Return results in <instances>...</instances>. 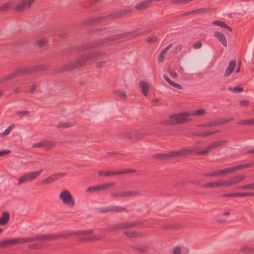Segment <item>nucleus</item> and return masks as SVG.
<instances>
[{
	"label": "nucleus",
	"instance_id": "338daca9",
	"mask_svg": "<svg viewBox=\"0 0 254 254\" xmlns=\"http://www.w3.org/2000/svg\"><path fill=\"white\" fill-rule=\"evenodd\" d=\"M122 137L124 139H128L132 138V135L130 133L127 132L123 134Z\"/></svg>",
	"mask_w": 254,
	"mask_h": 254
},
{
	"label": "nucleus",
	"instance_id": "cd10ccee",
	"mask_svg": "<svg viewBox=\"0 0 254 254\" xmlns=\"http://www.w3.org/2000/svg\"><path fill=\"white\" fill-rule=\"evenodd\" d=\"M57 180V176L55 174L52 175L48 178L42 180L40 182V185H46L50 184Z\"/></svg>",
	"mask_w": 254,
	"mask_h": 254
},
{
	"label": "nucleus",
	"instance_id": "49530a36",
	"mask_svg": "<svg viewBox=\"0 0 254 254\" xmlns=\"http://www.w3.org/2000/svg\"><path fill=\"white\" fill-rule=\"evenodd\" d=\"M110 196L112 198L122 197V191L112 192L111 193Z\"/></svg>",
	"mask_w": 254,
	"mask_h": 254
},
{
	"label": "nucleus",
	"instance_id": "423d86ee",
	"mask_svg": "<svg viewBox=\"0 0 254 254\" xmlns=\"http://www.w3.org/2000/svg\"><path fill=\"white\" fill-rule=\"evenodd\" d=\"M86 61L83 55L77 58L74 63L67 64L61 68L62 71H68L74 68L82 66L86 64Z\"/></svg>",
	"mask_w": 254,
	"mask_h": 254
},
{
	"label": "nucleus",
	"instance_id": "39448f33",
	"mask_svg": "<svg viewBox=\"0 0 254 254\" xmlns=\"http://www.w3.org/2000/svg\"><path fill=\"white\" fill-rule=\"evenodd\" d=\"M130 12H131L130 9L122 10L107 16H99L97 18L91 19L89 20L87 22L89 24H92L101 22L102 20L107 17H111L112 19L119 18L122 17V16L125 15L127 13Z\"/></svg>",
	"mask_w": 254,
	"mask_h": 254
},
{
	"label": "nucleus",
	"instance_id": "a18cd8bd",
	"mask_svg": "<svg viewBox=\"0 0 254 254\" xmlns=\"http://www.w3.org/2000/svg\"><path fill=\"white\" fill-rule=\"evenodd\" d=\"M124 234L129 238H135L138 236V233L136 232H127L125 231Z\"/></svg>",
	"mask_w": 254,
	"mask_h": 254
},
{
	"label": "nucleus",
	"instance_id": "393cba45",
	"mask_svg": "<svg viewBox=\"0 0 254 254\" xmlns=\"http://www.w3.org/2000/svg\"><path fill=\"white\" fill-rule=\"evenodd\" d=\"M139 86L141 89L142 94L145 96H147L148 95L149 86L147 82L145 81H141L139 84Z\"/></svg>",
	"mask_w": 254,
	"mask_h": 254
},
{
	"label": "nucleus",
	"instance_id": "0eeeda50",
	"mask_svg": "<svg viewBox=\"0 0 254 254\" xmlns=\"http://www.w3.org/2000/svg\"><path fill=\"white\" fill-rule=\"evenodd\" d=\"M59 198L63 201V202L65 205L69 208H72L74 206V199L68 190H63L59 195Z\"/></svg>",
	"mask_w": 254,
	"mask_h": 254
},
{
	"label": "nucleus",
	"instance_id": "5fc2aeb1",
	"mask_svg": "<svg viewBox=\"0 0 254 254\" xmlns=\"http://www.w3.org/2000/svg\"><path fill=\"white\" fill-rule=\"evenodd\" d=\"M136 171L134 169H126L124 170H119V172H120V174H127L135 172Z\"/></svg>",
	"mask_w": 254,
	"mask_h": 254
},
{
	"label": "nucleus",
	"instance_id": "f3484780",
	"mask_svg": "<svg viewBox=\"0 0 254 254\" xmlns=\"http://www.w3.org/2000/svg\"><path fill=\"white\" fill-rule=\"evenodd\" d=\"M236 66V62L234 60H231L229 64V66L227 68L224 74V76L227 77L230 75L234 71Z\"/></svg>",
	"mask_w": 254,
	"mask_h": 254
},
{
	"label": "nucleus",
	"instance_id": "bf43d9fd",
	"mask_svg": "<svg viewBox=\"0 0 254 254\" xmlns=\"http://www.w3.org/2000/svg\"><path fill=\"white\" fill-rule=\"evenodd\" d=\"M232 185H234L232 178L228 181H225L224 180V187H230Z\"/></svg>",
	"mask_w": 254,
	"mask_h": 254
},
{
	"label": "nucleus",
	"instance_id": "7c9ffc66",
	"mask_svg": "<svg viewBox=\"0 0 254 254\" xmlns=\"http://www.w3.org/2000/svg\"><path fill=\"white\" fill-rule=\"evenodd\" d=\"M163 77L164 79L170 85L173 86V87L179 89H182L183 87L182 86L177 83H175L173 81H172L166 74L163 75Z\"/></svg>",
	"mask_w": 254,
	"mask_h": 254
},
{
	"label": "nucleus",
	"instance_id": "774afa93",
	"mask_svg": "<svg viewBox=\"0 0 254 254\" xmlns=\"http://www.w3.org/2000/svg\"><path fill=\"white\" fill-rule=\"evenodd\" d=\"M202 47V43L200 41L197 42L193 44V48L197 49Z\"/></svg>",
	"mask_w": 254,
	"mask_h": 254
},
{
	"label": "nucleus",
	"instance_id": "4be33fe9",
	"mask_svg": "<svg viewBox=\"0 0 254 254\" xmlns=\"http://www.w3.org/2000/svg\"><path fill=\"white\" fill-rule=\"evenodd\" d=\"M17 244L27 243L32 242H36L35 235L32 237H24L17 239Z\"/></svg>",
	"mask_w": 254,
	"mask_h": 254
},
{
	"label": "nucleus",
	"instance_id": "b1692460",
	"mask_svg": "<svg viewBox=\"0 0 254 254\" xmlns=\"http://www.w3.org/2000/svg\"><path fill=\"white\" fill-rule=\"evenodd\" d=\"M228 142L227 140H220V141H215L210 143L208 145V148H210V149H214L219 146H222L224 144Z\"/></svg>",
	"mask_w": 254,
	"mask_h": 254
},
{
	"label": "nucleus",
	"instance_id": "c03bdc74",
	"mask_svg": "<svg viewBox=\"0 0 254 254\" xmlns=\"http://www.w3.org/2000/svg\"><path fill=\"white\" fill-rule=\"evenodd\" d=\"M153 158L160 160H164L168 158V155L167 154H156L153 155Z\"/></svg>",
	"mask_w": 254,
	"mask_h": 254
},
{
	"label": "nucleus",
	"instance_id": "8fccbe9b",
	"mask_svg": "<svg viewBox=\"0 0 254 254\" xmlns=\"http://www.w3.org/2000/svg\"><path fill=\"white\" fill-rule=\"evenodd\" d=\"M14 125L9 126L6 129H5L3 132L1 134V136L7 135L10 133L11 130L13 128Z\"/></svg>",
	"mask_w": 254,
	"mask_h": 254
},
{
	"label": "nucleus",
	"instance_id": "412c9836",
	"mask_svg": "<svg viewBox=\"0 0 254 254\" xmlns=\"http://www.w3.org/2000/svg\"><path fill=\"white\" fill-rule=\"evenodd\" d=\"M99 176H103L105 177L111 176L113 175H120V172H119V170L116 171H105L104 170H100L98 172Z\"/></svg>",
	"mask_w": 254,
	"mask_h": 254
},
{
	"label": "nucleus",
	"instance_id": "4d7b16f0",
	"mask_svg": "<svg viewBox=\"0 0 254 254\" xmlns=\"http://www.w3.org/2000/svg\"><path fill=\"white\" fill-rule=\"evenodd\" d=\"M158 40V38L156 36H154L153 37H149L147 38L146 41L148 43H154L156 42Z\"/></svg>",
	"mask_w": 254,
	"mask_h": 254
},
{
	"label": "nucleus",
	"instance_id": "69168bd1",
	"mask_svg": "<svg viewBox=\"0 0 254 254\" xmlns=\"http://www.w3.org/2000/svg\"><path fill=\"white\" fill-rule=\"evenodd\" d=\"M210 148H208V146L203 150L197 153L199 155H206L207 154L208 151L210 150Z\"/></svg>",
	"mask_w": 254,
	"mask_h": 254
},
{
	"label": "nucleus",
	"instance_id": "aec40b11",
	"mask_svg": "<svg viewBox=\"0 0 254 254\" xmlns=\"http://www.w3.org/2000/svg\"><path fill=\"white\" fill-rule=\"evenodd\" d=\"M232 172L231 168H227L223 170L213 171L214 176H225L228 173Z\"/></svg>",
	"mask_w": 254,
	"mask_h": 254
},
{
	"label": "nucleus",
	"instance_id": "6ab92c4d",
	"mask_svg": "<svg viewBox=\"0 0 254 254\" xmlns=\"http://www.w3.org/2000/svg\"><path fill=\"white\" fill-rule=\"evenodd\" d=\"M10 219V214L8 211H4L2 213L1 217L0 218V225H5L8 223Z\"/></svg>",
	"mask_w": 254,
	"mask_h": 254
},
{
	"label": "nucleus",
	"instance_id": "473e14b6",
	"mask_svg": "<svg viewBox=\"0 0 254 254\" xmlns=\"http://www.w3.org/2000/svg\"><path fill=\"white\" fill-rule=\"evenodd\" d=\"M212 24L214 25H217L221 27L222 28H224L228 29L229 31H232V28L228 26L227 25L225 24V22L221 21H214L212 22Z\"/></svg>",
	"mask_w": 254,
	"mask_h": 254
},
{
	"label": "nucleus",
	"instance_id": "09e8293b",
	"mask_svg": "<svg viewBox=\"0 0 254 254\" xmlns=\"http://www.w3.org/2000/svg\"><path fill=\"white\" fill-rule=\"evenodd\" d=\"M48 42V40L46 38H43L42 39L39 40L36 42V44L39 46L42 47L44 46Z\"/></svg>",
	"mask_w": 254,
	"mask_h": 254
},
{
	"label": "nucleus",
	"instance_id": "5701e85b",
	"mask_svg": "<svg viewBox=\"0 0 254 254\" xmlns=\"http://www.w3.org/2000/svg\"><path fill=\"white\" fill-rule=\"evenodd\" d=\"M173 44H170L165 48L160 53L157 60L159 63H162L164 61V56L165 53L172 47Z\"/></svg>",
	"mask_w": 254,
	"mask_h": 254
},
{
	"label": "nucleus",
	"instance_id": "58836bf2",
	"mask_svg": "<svg viewBox=\"0 0 254 254\" xmlns=\"http://www.w3.org/2000/svg\"><path fill=\"white\" fill-rule=\"evenodd\" d=\"M180 227V225L178 224H174V223H172V224H166V225H164L163 226V228L164 229H178Z\"/></svg>",
	"mask_w": 254,
	"mask_h": 254
},
{
	"label": "nucleus",
	"instance_id": "e433bc0d",
	"mask_svg": "<svg viewBox=\"0 0 254 254\" xmlns=\"http://www.w3.org/2000/svg\"><path fill=\"white\" fill-rule=\"evenodd\" d=\"M131 247L133 249L138 251L141 254H143L148 248V247L145 245L133 246Z\"/></svg>",
	"mask_w": 254,
	"mask_h": 254
},
{
	"label": "nucleus",
	"instance_id": "20e7f679",
	"mask_svg": "<svg viewBox=\"0 0 254 254\" xmlns=\"http://www.w3.org/2000/svg\"><path fill=\"white\" fill-rule=\"evenodd\" d=\"M43 69L42 65H37L31 67H24L15 70L13 72L4 76L1 79L2 81H5L14 78L23 73H31L35 71Z\"/></svg>",
	"mask_w": 254,
	"mask_h": 254
},
{
	"label": "nucleus",
	"instance_id": "a878e982",
	"mask_svg": "<svg viewBox=\"0 0 254 254\" xmlns=\"http://www.w3.org/2000/svg\"><path fill=\"white\" fill-rule=\"evenodd\" d=\"M140 192L137 190H123L122 191V197H127L131 196L138 195Z\"/></svg>",
	"mask_w": 254,
	"mask_h": 254
},
{
	"label": "nucleus",
	"instance_id": "9d476101",
	"mask_svg": "<svg viewBox=\"0 0 254 254\" xmlns=\"http://www.w3.org/2000/svg\"><path fill=\"white\" fill-rule=\"evenodd\" d=\"M135 225H136V223L135 222H131L129 223L127 222H123L112 225L109 227V229L111 230H121L127 229Z\"/></svg>",
	"mask_w": 254,
	"mask_h": 254
},
{
	"label": "nucleus",
	"instance_id": "7ed1b4c3",
	"mask_svg": "<svg viewBox=\"0 0 254 254\" xmlns=\"http://www.w3.org/2000/svg\"><path fill=\"white\" fill-rule=\"evenodd\" d=\"M130 33H126L123 34H119L114 35L110 38H103L89 43H87L82 45L78 49L79 51H84L89 49H93L97 46L102 45L105 43L113 41H116L127 37Z\"/></svg>",
	"mask_w": 254,
	"mask_h": 254
},
{
	"label": "nucleus",
	"instance_id": "4c0bfd02",
	"mask_svg": "<svg viewBox=\"0 0 254 254\" xmlns=\"http://www.w3.org/2000/svg\"><path fill=\"white\" fill-rule=\"evenodd\" d=\"M237 125H254V119H249V120H242L237 123Z\"/></svg>",
	"mask_w": 254,
	"mask_h": 254
},
{
	"label": "nucleus",
	"instance_id": "f704fd0d",
	"mask_svg": "<svg viewBox=\"0 0 254 254\" xmlns=\"http://www.w3.org/2000/svg\"><path fill=\"white\" fill-rule=\"evenodd\" d=\"M246 178V175H237V176H234L232 178V181L234 185H235L240 182H241L242 180H243Z\"/></svg>",
	"mask_w": 254,
	"mask_h": 254
},
{
	"label": "nucleus",
	"instance_id": "37998d69",
	"mask_svg": "<svg viewBox=\"0 0 254 254\" xmlns=\"http://www.w3.org/2000/svg\"><path fill=\"white\" fill-rule=\"evenodd\" d=\"M100 238L98 236H95L94 237H87L83 238H79L78 239V241H91V240H99Z\"/></svg>",
	"mask_w": 254,
	"mask_h": 254
},
{
	"label": "nucleus",
	"instance_id": "a211bd4d",
	"mask_svg": "<svg viewBox=\"0 0 254 254\" xmlns=\"http://www.w3.org/2000/svg\"><path fill=\"white\" fill-rule=\"evenodd\" d=\"M17 244V239H10L0 242V249L6 246Z\"/></svg>",
	"mask_w": 254,
	"mask_h": 254
},
{
	"label": "nucleus",
	"instance_id": "dca6fc26",
	"mask_svg": "<svg viewBox=\"0 0 254 254\" xmlns=\"http://www.w3.org/2000/svg\"><path fill=\"white\" fill-rule=\"evenodd\" d=\"M214 36L224 47H226L227 46V40L223 33L219 31H215Z\"/></svg>",
	"mask_w": 254,
	"mask_h": 254
},
{
	"label": "nucleus",
	"instance_id": "0e129e2a",
	"mask_svg": "<svg viewBox=\"0 0 254 254\" xmlns=\"http://www.w3.org/2000/svg\"><path fill=\"white\" fill-rule=\"evenodd\" d=\"M168 71L169 72L172 77L176 78L178 76L177 72L171 70L170 67L168 68Z\"/></svg>",
	"mask_w": 254,
	"mask_h": 254
},
{
	"label": "nucleus",
	"instance_id": "f03ea898",
	"mask_svg": "<svg viewBox=\"0 0 254 254\" xmlns=\"http://www.w3.org/2000/svg\"><path fill=\"white\" fill-rule=\"evenodd\" d=\"M205 112H180L179 114H175L169 116V119L161 121L160 125H173L182 124L185 122L189 115L202 116Z\"/></svg>",
	"mask_w": 254,
	"mask_h": 254
},
{
	"label": "nucleus",
	"instance_id": "c85d7f7f",
	"mask_svg": "<svg viewBox=\"0 0 254 254\" xmlns=\"http://www.w3.org/2000/svg\"><path fill=\"white\" fill-rule=\"evenodd\" d=\"M78 138V137L74 136L71 140L64 141L63 143H67L71 145H74L79 144L80 143H83L85 141V139L79 140Z\"/></svg>",
	"mask_w": 254,
	"mask_h": 254
},
{
	"label": "nucleus",
	"instance_id": "052dcab7",
	"mask_svg": "<svg viewBox=\"0 0 254 254\" xmlns=\"http://www.w3.org/2000/svg\"><path fill=\"white\" fill-rule=\"evenodd\" d=\"M203 188H214V185L213 182H208L201 185Z\"/></svg>",
	"mask_w": 254,
	"mask_h": 254
},
{
	"label": "nucleus",
	"instance_id": "c756f323",
	"mask_svg": "<svg viewBox=\"0 0 254 254\" xmlns=\"http://www.w3.org/2000/svg\"><path fill=\"white\" fill-rule=\"evenodd\" d=\"M220 132L219 130H215L213 131H207V132H196L193 134L196 136H199L201 137L206 136L211 134H216Z\"/></svg>",
	"mask_w": 254,
	"mask_h": 254
},
{
	"label": "nucleus",
	"instance_id": "c9c22d12",
	"mask_svg": "<svg viewBox=\"0 0 254 254\" xmlns=\"http://www.w3.org/2000/svg\"><path fill=\"white\" fill-rule=\"evenodd\" d=\"M75 123L74 122H66V123H60L57 126L58 128H69L74 126Z\"/></svg>",
	"mask_w": 254,
	"mask_h": 254
},
{
	"label": "nucleus",
	"instance_id": "72a5a7b5",
	"mask_svg": "<svg viewBox=\"0 0 254 254\" xmlns=\"http://www.w3.org/2000/svg\"><path fill=\"white\" fill-rule=\"evenodd\" d=\"M188 152V150H181L178 151H173V152H171L170 153H167V155H168V157H175V156H180V155H184Z\"/></svg>",
	"mask_w": 254,
	"mask_h": 254
},
{
	"label": "nucleus",
	"instance_id": "864d4df0",
	"mask_svg": "<svg viewBox=\"0 0 254 254\" xmlns=\"http://www.w3.org/2000/svg\"><path fill=\"white\" fill-rule=\"evenodd\" d=\"M223 197H239L238 192H234L230 193H226L222 195Z\"/></svg>",
	"mask_w": 254,
	"mask_h": 254
},
{
	"label": "nucleus",
	"instance_id": "13d9d810",
	"mask_svg": "<svg viewBox=\"0 0 254 254\" xmlns=\"http://www.w3.org/2000/svg\"><path fill=\"white\" fill-rule=\"evenodd\" d=\"M115 93L117 96H119L122 98L126 99L127 97L126 92L124 91L121 92V91H116Z\"/></svg>",
	"mask_w": 254,
	"mask_h": 254
},
{
	"label": "nucleus",
	"instance_id": "bb28decb",
	"mask_svg": "<svg viewBox=\"0 0 254 254\" xmlns=\"http://www.w3.org/2000/svg\"><path fill=\"white\" fill-rule=\"evenodd\" d=\"M55 142L49 140H43L42 147L45 150H50L55 147Z\"/></svg>",
	"mask_w": 254,
	"mask_h": 254
},
{
	"label": "nucleus",
	"instance_id": "3c124183",
	"mask_svg": "<svg viewBox=\"0 0 254 254\" xmlns=\"http://www.w3.org/2000/svg\"><path fill=\"white\" fill-rule=\"evenodd\" d=\"M228 89L230 91H232L233 92H241L244 90L243 88L242 87H235L233 88L230 87Z\"/></svg>",
	"mask_w": 254,
	"mask_h": 254
},
{
	"label": "nucleus",
	"instance_id": "e2e57ef3",
	"mask_svg": "<svg viewBox=\"0 0 254 254\" xmlns=\"http://www.w3.org/2000/svg\"><path fill=\"white\" fill-rule=\"evenodd\" d=\"M241 251L246 253H252L254 252V249L248 247H243L241 249Z\"/></svg>",
	"mask_w": 254,
	"mask_h": 254
},
{
	"label": "nucleus",
	"instance_id": "6e6552de",
	"mask_svg": "<svg viewBox=\"0 0 254 254\" xmlns=\"http://www.w3.org/2000/svg\"><path fill=\"white\" fill-rule=\"evenodd\" d=\"M42 170L32 172L25 174L19 178L18 185L30 182L37 178L42 173Z\"/></svg>",
	"mask_w": 254,
	"mask_h": 254
},
{
	"label": "nucleus",
	"instance_id": "4468645a",
	"mask_svg": "<svg viewBox=\"0 0 254 254\" xmlns=\"http://www.w3.org/2000/svg\"><path fill=\"white\" fill-rule=\"evenodd\" d=\"M105 54V52H92L88 54H85L83 55L85 60L86 62L87 61H90L91 60H93L96 57H100L103 56Z\"/></svg>",
	"mask_w": 254,
	"mask_h": 254
},
{
	"label": "nucleus",
	"instance_id": "9b49d317",
	"mask_svg": "<svg viewBox=\"0 0 254 254\" xmlns=\"http://www.w3.org/2000/svg\"><path fill=\"white\" fill-rule=\"evenodd\" d=\"M34 0H23L21 2L17 4L14 8V10L18 11H22L24 9L29 8Z\"/></svg>",
	"mask_w": 254,
	"mask_h": 254
},
{
	"label": "nucleus",
	"instance_id": "ddd939ff",
	"mask_svg": "<svg viewBox=\"0 0 254 254\" xmlns=\"http://www.w3.org/2000/svg\"><path fill=\"white\" fill-rule=\"evenodd\" d=\"M233 120V118H229L228 119H222L220 121L218 122L217 121H213L212 122L209 123H206L204 124L201 125L200 127H209L212 126H216L219 125H221L227 122L231 121Z\"/></svg>",
	"mask_w": 254,
	"mask_h": 254
},
{
	"label": "nucleus",
	"instance_id": "de8ad7c7",
	"mask_svg": "<svg viewBox=\"0 0 254 254\" xmlns=\"http://www.w3.org/2000/svg\"><path fill=\"white\" fill-rule=\"evenodd\" d=\"M29 112H15V117L18 118H22L23 117H27Z\"/></svg>",
	"mask_w": 254,
	"mask_h": 254
},
{
	"label": "nucleus",
	"instance_id": "a19ab883",
	"mask_svg": "<svg viewBox=\"0 0 254 254\" xmlns=\"http://www.w3.org/2000/svg\"><path fill=\"white\" fill-rule=\"evenodd\" d=\"M237 188L242 190H254V182L244 186H239Z\"/></svg>",
	"mask_w": 254,
	"mask_h": 254
},
{
	"label": "nucleus",
	"instance_id": "ea45409f",
	"mask_svg": "<svg viewBox=\"0 0 254 254\" xmlns=\"http://www.w3.org/2000/svg\"><path fill=\"white\" fill-rule=\"evenodd\" d=\"M212 11V9L210 8H200L196 10H194V14H198V13H204L209 12Z\"/></svg>",
	"mask_w": 254,
	"mask_h": 254
},
{
	"label": "nucleus",
	"instance_id": "2f4dec72",
	"mask_svg": "<svg viewBox=\"0 0 254 254\" xmlns=\"http://www.w3.org/2000/svg\"><path fill=\"white\" fill-rule=\"evenodd\" d=\"M252 165H253L252 163H247V164H242V165H240L235 166H234V167H232L231 168L232 171L233 172H234L238 170H241V169H246L247 168L250 167Z\"/></svg>",
	"mask_w": 254,
	"mask_h": 254
},
{
	"label": "nucleus",
	"instance_id": "f8f14e48",
	"mask_svg": "<svg viewBox=\"0 0 254 254\" xmlns=\"http://www.w3.org/2000/svg\"><path fill=\"white\" fill-rule=\"evenodd\" d=\"M127 208L125 207L119 206V205H115L113 206H109L106 208H103L102 209V212H107L109 211H113L115 212H122L123 211H127Z\"/></svg>",
	"mask_w": 254,
	"mask_h": 254
},
{
	"label": "nucleus",
	"instance_id": "603ef678",
	"mask_svg": "<svg viewBox=\"0 0 254 254\" xmlns=\"http://www.w3.org/2000/svg\"><path fill=\"white\" fill-rule=\"evenodd\" d=\"M214 187H221L224 186V180H219L214 182Z\"/></svg>",
	"mask_w": 254,
	"mask_h": 254
},
{
	"label": "nucleus",
	"instance_id": "79ce46f5",
	"mask_svg": "<svg viewBox=\"0 0 254 254\" xmlns=\"http://www.w3.org/2000/svg\"><path fill=\"white\" fill-rule=\"evenodd\" d=\"M11 5V2L10 1L4 3L1 6H0V11H4L8 10Z\"/></svg>",
	"mask_w": 254,
	"mask_h": 254
},
{
	"label": "nucleus",
	"instance_id": "f257e3e1",
	"mask_svg": "<svg viewBox=\"0 0 254 254\" xmlns=\"http://www.w3.org/2000/svg\"><path fill=\"white\" fill-rule=\"evenodd\" d=\"M93 230H82L70 232H63L59 234H37L35 235L36 241H48L57 240L60 239H64L71 235L77 234L86 235L88 234H92Z\"/></svg>",
	"mask_w": 254,
	"mask_h": 254
},
{
	"label": "nucleus",
	"instance_id": "6e6d98bb",
	"mask_svg": "<svg viewBox=\"0 0 254 254\" xmlns=\"http://www.w3.org/2000/svg\"><path fill=\"white\" fill-rule=\"evenodd\" d=\"M239 197H244L254 195V192H238Z\"/></svg>",
	"mask_w": 254,
	"mask_h": 254
},
{
	"label": "nucleus",
	"instance_id": "680f3d73",
	"mask_svg": "<svg viewBox=\"0 0 254 254\" xmlns=\"http://www.w3.org/2000/svg\"><path fill=\"white\" fill-rule=\"evenodd\" d=\"M29 248L31 249H39L41 248V246L39 244L35 243L29 245Z\"/></svg>",
	"mask_w": 254,
	"mask_h": 254
},
{
	"label": "nucleus",
	"instance_id": "2eb2a0df",
	"mask_svg": "<svg viewBox=\"0 0 254 254\" xmlns=\"http://www.w3.org/2000/svg\"><path fill=\"white\" fill-rule=\"evenodd\" d=\"M152 2L151 0H147L142 1L141 2L137 4L134 8L137 10H142L147 8H148L150 5V3Z\"/></svg>",
	"mask_w": 254,
	"mask_h": 254
},
{
	"label": "nucleus",
	"instance_id": "1a4fd4ad",
	"mask_svg": "<svg viewBox=\"0 0 254 254\" xmlns=\"http://www.w3.org/2000/svg\"><path fill=\"white\" fill-rule=\"evenodd\" d=\"M115 185L114 182H111L106 184H101L96 186L89 187L86 190V192L98 191L100 190H104L109 188L114 187Z\"/></svg>",
	"mask_w": 254,
	"mask_h": 254
}]
</instances>
